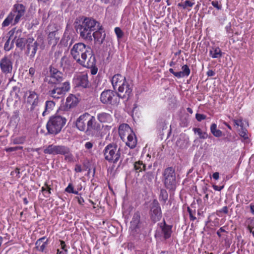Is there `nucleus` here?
I'll return each mask as SVG.
<instances>
[{"mask_svg": "<svg viewBox=\"0 0 254 254\" xmlns=\"http://www.w3.org/2000/svg\"><path fill=\"white\" fill-rule=\"evenodd\" d=\"M117 90H118L117 96L122 98H128L132 92V87L128 82L121 86Z\"/></svg>", "mask_w": 254, "mask_h": 254, "instance_id": "obj_18", "label": "nucleus"}, {"mask_svg": "<svg viewBox=\"0 0 254 254\" xmlns=\"http://www.w3.org/2000/svg\"><path fill=\"white\" fill-rule=\"evenodd\" d=\"M194 4V3L193 2H191V1H189V0H186L184 4H183V5H182V7H183V8H187L188 6L189 7H192Z\"/></svg>", "mask_w": 254, "mask_h": 254, "instance_id": "obj_50", "label": "nucleus"}, {"mask_svg": "<svg viewBox=\"0 0 254 254\" xmlns=\"http://www.w3.org/2000/svg\"><path fill=\"white\" fill-rule=\"evenodd\" d=\"M55 103L53 101H47L45 104V111H50L55 109Z\"/></svg>", "mask_w": 254, "mask_h": 254, "instance_id": "obj_35", "label": "nucleus"}, {"mask_svg": "<svg viewBox=\"0 0 254 254\" xmlns=\"http://www.w3.org/2000/svg\"><path fill=\"white\" fill-rule=\"evenodd\" d=\"M63 74L55 68L50 69V79L52 82H60L63 80Z\"/></svg>", "mask_w": 254, "mask_h": 254, "instance_id": "obj_23", "label": "nucleus"}, {"mask_svg": "<svg viewBox=\"0 0 254 254\" xmlns=\"http://www.w3.org/2000/svg\"><path fill=\"white\" fill-rule=\"evenodd\" d=\"M164 183L166 189L174 190L176 188V178L175 170L173 167L165 169L163 174Z\"/></svg>", "mask_w": 254, "mask_h": 254, "instance_id": "obj_6", "label": "nucleus"}, {"mask_svg": "<svg viewBox=\"0 0 254 254\" xmlns=\"http://www.w3.org/2000/svg\"><path fill=\"white\" fill-rule=\"evenodd\" d=\"M168 194L166 190L164 189H161L159 196V200L160 201H162L164 203H165L168 199Z\"/></svg>", "mask_w": 254, "mask_h": 254, "instance_id": "obj_34", "label": "nucleus"}, {"mask_svg": "<svg viewBox=\"0 0 254 254\" xmlns=\"http://www.w3.org/2000/svg\"><path fill=\"white\" fill-rule=\"evenodd\" d=\"M115 32L118 39H120L123 36V32L119 27H116L115 28Z\"/></svg>", "mask_w": 254, "mask_h": 254, "instance_id": "obj_45", "label": "nucleus"}, {"mask_svg": "<svg viewBox=\"0 0 254 254\" xmlns=\"http://www.w3.org/2000/svg\"><path fill=\"white\" fill-rule=\"evenodd\" d=\"M194 130L195 132L197 131L198 134L199 135L200 138H205L206 137L202 135V136H201V133H202V131H201V130L200 129V128H194Z\"/></svg>", "mask_w": 254, "mask_h": 254, "instance_id": "obj_57", "label": "nucleus"}, {"mask_svg": "<svg viewBox=\"0 0 254 254\" xmlns=\"http://www.w3.org/2000/svg\"><path fill=\"white\" fill-rule=\"evenodd\" d=\"M227 214L228 213V208L227 206L223 207L221 209L216 211V214L219 216H221V214Z\"/></svg>", "mask_w": 254, "mask_h": 254, "instance_id": "obj_40", "label": "nucleus"}, {"mask_svg": "<svg viewBox=\"0 0 254 254\" xmlns=\"http://www.w3.org/2000/svg\"><path fill=\"white\" fill-rule=\"evenodd\" d=\"M73 82L76 86L86 88L89 84L88 75L86 73H80L73 79Z\"/></svg>", "mask_w": 254, "mask_h": 254, "instance_id": "obj_15", "label": "nucleus"}, {"mask_svg": "<svg viewBox=\"0 0 254 254\" xmlns=\"http://www.w3.org/2000/svg\"><path fill=\"white\" fill-rule=\"evenodd\" d=\"M61 249H62L66 254L67 253V246L64 242L63 240H60Z\"/></svg>", "mask_w": 254, "mask_h": 254, "instance_id": "obj_48", "label": "nucleus"}, {"mask_svg": "<svg viewBox=\"0 0 254 254\" xmlns=\"http://www.w3.org/2000/svg\"><path fill=\"white\" fill-rule=\"evenodd\" d=\"M161 229V234L164 240H166L171 237L173 233L172 225H168L164 219L162 222L158 224Z\"/></svg>", "mask_w": 254, "mask_h": 254, "instance_id": "obj_14", "label": "nucleus"}, {"mask_svg": "<svg viewBox=\"0 0 254 254\" xmlns=\"http://www.w3.org/2000/svg\"><path fill=\"white\" fill-rule=\"evenodd\" d=\"M26 53L30 55V57H34L36 53L38 44L33 38H29L26 39Z\"/></svg>", "mask_w": 254, "mask_h": 254, "instance_id": "obj_19", "label": "nucleus"}, {"mask_svg": "<svg viewBox=\"0 0 254 254\" xmlns=\"http://www.w3.org/2000/svg\"><path fill=\"white\" fill-rule=\"evenodd\" d=\"M78 103L77 98L73 94H70L66 98L65 106L67 108L71 109L75 107Z\"/></svg>", "mask_w": 254, "mask_h": 254, "instance_id": "obj_24", "label": "nucleus"}, {"mask_svg": "<svg viewBox=\"0 0 254 254\" xmlns=\"http://www.w3.org/2000/svg\"><path fill=\"white\" fill-rule=\"evenodd\" d=\"M93 147V143L90 141L87 142L85 144V147L87 149H90Z\"/></svg>", "mask_w": 254, "mask_h": 254, "instance_id": "obj_56", "label": "nucleus"}, {"mask_svg": "<svg viewBox=\"0 0 254 254\" xmlns=\"http://www.w3.org/2000/svg\"><path fill=\"white\" fill-rule=\"evenodd\" d=\"M213 178L215 180H217L219 178V174L218 172H215L212 175Z\"/></svg>", "mask_w": 254, "mask_h": 254, "instance_id": "obj_63", "label": "nucleus"}, {"mask_svg": "<svg viewBox=\"0 0 254 254\" xmlns=\"http://www.w3.org/2000/svg\"><path fill=\"white\" fill-rule=\"evenodd\" d=\"M144 177L145 179L147 180L149 182H151L152 179L154 178V175L152 172H148L145 173L144 176Z\"/></svg>", "mask_w": 254, "mask_h": 254, "instance_id": "obj_44", "label": "nucleus"}, {"mask_svg": "<svg viewBox=\"0 0 254 254\" xmlns=\"http://www.w3.org/2000/svg\"><path fill=\"white\" fill-rule=\"evenodd\" d=\"M65 191L75 194H78V191L74 190V188L71 183L68 184L67 187L65 189Z\"/></svg>", "mask_w": 254, "mask_h": 254, "instance_id": "obj_38", "label": "nucleus"}, {"mask_svg": "<svg viewBox=\"0 0 254 254\" xmlns=\"http://www.w3.org/2000/svg\"><path fill=\"white\" fill-rule=\"evenodd\" d=\"M70 54L76 62L83 66L91 67L96 64L92 50L82 43L74 44L70 50Z\"/></svg>", "mask_w": 254, "mask_h": 254, "instance_id": "obj_1", "label": "nucleus"}, {"mask_svg": "<svg viewBox=\"0 0 254 254\" xmlns=\"http://www.w3.org/2000/svg\"><path fill=\"white\" fill-rule=\"evenodd\" d=\"M97 22L90 18H85L78 26L80 36L83 39L92 40V34L94 32Z\"/></svg>", "mask_w": 254, "mask_h": 254, "instance_id": "obj_3", "label": "nucleus"}, {"mask_svg": "<svg viewBox=\"0 0 254 254\" xmlns=\"http://www.w3.org/2000/svg\"><path fill=\"white\" fill-rule=\"evenodd\" d=\"M95 64L93 67H90L91 68V74L93 75L96 74L97 73V70H98L97 68L95 67Z\"/></svg>", "mask_w": 254, "mask_h": 254, "instance_id": "obj_59", "label": "nucleus"}, {"mask_svg": "<svg viewBox=\"0 0 254 254\" xmlns=\"http://www.w3.org/2000/svg\"><path fill=\"white\" fill-rule=\"evenodd\" d=\"M27 102L30 105L31 110H36V107L38 105L39 98L38 94L34 91H29L27 92Z\"/></svg>", "mask_w": 254, "mask_h": 254, "instance_id": "obj_17", "label": "nucleus"}, {"mask_svg": "<svg viewBox=\"0 0 254 254\" xmlns=\"http://www.w3.org/2000/svg\"><path fill=\"white\" fill-rule=\"evenodd\" d=\"M206 74L208 76H213L215 74V72L213 70L209 69L207 71Z\"/></svg>", "mask_w": 254, "mask_h": 254, "instance_id": "obj_60", "label": "nucleus"}, {"mask_svg": "<svg viewBox=\"0 0 254 254\" xmlns=\"http://www.w3.org/2000/svg\"><path fill=\"white\" fill-rule=\"evenodd\" d=\"M26 137L25 136H18L14 138L13 139V143L14 144H23L25 141Z\"/></svg>", "mask_w": 254, "mask_h": 254, "instance_id": "obj_37", "label": "nucleus"}, {"mask_svg": "<svg viewBox=\"0 0 254 254\" xmlns=\"http://www.w3.org/2000/svg\"><path fill=\"white\" fill-rule=\"evenodd\" d=\"M240 135L243 137L245 140L249 138L248 134V130L244 127H242L241 130L240 131Z\"/></svg>", "mask_w": 254, "mask_h": 254, "instance_id": "obj_41", "label": "nucleus"}, {"mask_svg": "<svg viewBox=\"0 0 254 254\" xmlns=\"http://www.w3.org/2000/svg\"><path fill=\"white\" fill-rule=\"evenodd\" d=\"M140 213L139 212L137 211L134 214L132 218V220L130 222L131 226L135 229L138 228V225L140 223Z\"/></svg>", "mask_w": 254, "mask_h": 254, "instance_id": "obj_30", "label": "nucleus"}, {"mask_svg": "<svg viewBox=\"0 0 254 254\" xmlns=\"http://www.w3.org/2000/svg\"><path fill=\"white\" fill-rule=\"evenodd\" d=\"M169 71L172 73L175 76L177 77V78H179V75L178 74H179V72H175L173 68H170Z\"/></svg>", "mask_w": 254, "mask_h": 254, "instance_id": "obj_61", "label": "nucleus"}, {"mask_svg": "<svg viewBox=\"0 0 254 254\" xmlns=\"http://www.w3.org/2000/svg\"><path fill=\"white\" fill-rule=\"evenodd\" d=\"M70 83L66 81L59 86L55 87L52 90L49 91V95L54 98L59 99L68 92L70 89Z\"/></svg>", "mask_w": 254, "mask_h": 254, "instance_id": "obj_8", "label": "nucleus"}, {"mask_svg": "<svg viewBox=\"0 0 254 254\" xmlns=\"http://www.w3.org/2000/svg\"><path fill=\"white\" fill-rule=\"evenodd\" d=\"M247 228L250 232L253 234L254 231V218L251 219L250 223Z\"/></svg>", "mask_w": 254, "mask_h": 254, "instance_id": "obj_46", "label": "nucleus"}, {"mask_svg": "<svg viewBox=\"0 0 254 254\" xmlns=\"http://www.w3.org/2000/svg\"><path fill=\"white\" fill-rule=\"evenodd\" d=\"M0 68L1 72L5 75L11 73L13 63L10 57L4 56L0 59Z\"/></svg>", "mask_w": 254, "mask_h": 254, "instance_id": "obj_12", "label": "nucleus"}, {"mask_svg": "<svg viewBox=\"0 0 254 254\" xmlns=\"http://www.w3.org/2000/svg\"><path fill=\"white\" fill-rule=\"evenodd\" d=\"M127 138L126 145L130 148L133 149L135 148L137 144V139L135 133L133 132H131V134L128 135Z\"/></svg>", "mask_w": 254, "mask_h": 254, "instance_id": "obj_25", "label": "nucleus"}, {"mask_svg": "<svg viewBox=\"0 0 254 254\" xmlns=\"http://www.w3.org/2000/svg\"><path fill=\"white\" fill-rule=\"evenodd\" d=\"M91 117V115L87 112L81 115L76 122V126L77 128L81 131H85L89 123L88 121H89Z\"/></svg>", "mask_w": 254, "mask_h": 254, "instance_id": "obj_16", "label": "nucleus"}, {"mask_svg": "<svg viewBox=\"0 0 254 254\" xmlns=\"http://www.w3.org/2000/svg\"><path fill=\"white\" fill-rule=\"evenodd\" d=\"M66 146L64 145L50 144L44 149V153L50 155H62L66 153Z\"/></svg>", "mask_w": 254, "mask_h": 254, "instance_id": "obj_11", "label": "nucleus"}, {"mask_svg": "<svg viewBox=\"0 0 254 254\" xmlns=\"http://www.w3.org/2000/svg\"><path fill=\"white\" fill-rule=\"evenodd\" d=\"M133 169L136 173H140L146 170V165L142 161L138 160L134 163Z\"/></svg>", "mask_w": 254, "mask_h": 254, "instance_id": "obj_29", "label": "nucleus"}, {"mask_svg": "<svg viewBox=\"0 0 254 254\" xmlns=\"http://www.w3.org/2000/svg\"><path fill=\"white\" fill-rule=\"evenodd\" d=\"M222 55V54L221 50L219 47H212L210 50L209 55L212 58H219L221 57Z\"/></svg>", "mask_w": 254, "mask_h": 254, "instance_id": "obj_28", "label": "nucleus"}, {"mask_svg": "<svg viewBox=\"0 0 254 254\" xmlns=\"http://www.w3.org/2000/svg\"><path fill=\"white\" fill-rule=\"evenodd\" d=\"M11 33L10 37H13L14 40H15V45L17 48L20 50H23L26 46V39L21 37L22 30L21 29L16 30L15 28L10 31Z\"/></svg>", "mask_w": 254, "mask_h": 254, "instance_id": "obj_10", "label": "nucleus"}, {"mask_svg": "<svg viewBox=\"0 0 254 254\" xmlns=\"http://www.w3.org/2000/svg\"><path fill=\"white\" fill-rule=\"evenodd\" d=\"M13 37H10L6 41L4 46V50L6 51H10L13 47V41L10 43V38H12Z\"/></svg>", "mask_w": 254, "mask_h": 254, "instance_id": "obj_39", "label": "nucleus"}, {"mask_svg": "<svg viewBox=\"0 0 254 254\" xmlns=\"http://www.w3.org/2000/svg\"><path fill=\"white\" fill-rule=\"evenodd\" d=\"M87 126L85 132L88 135H94L98 133L101 130V126L97 123L95 118L91 116V117Z\"/></svg>", "mask_w": 254, "mask_h": 254, "instance_id": "obj_13", "label": "nucleus"}, {"mask_svg": "<svg viewBox=\"0 0 254 254\" xmlns=\"http://www.w3.org/2000/svg\"><path fill=\"white\" fill-rule=\"evenodd\" d=\"M92 36L97 42L101 44L105 38V33L101 30H97L93 33Z\"/></svg>", "mask_w": 254, "mask_h": 254, "instance_id": "obj_27", "label": "nucleus"}, {"mask_svg": "<svg viewBox=\"0 0 254 254\" xmlns=\"http://www.w3.org/2000/svg\"><path fill=\"white\" fill-rule=\"evenodd\" d=\"M22 149H23V147L19 146H15V147L5 148L4 150L6 152H9L15 151L17 150H22Z\"/></svg>", "mask_w": 254, "mask_h": 254, "instance_id": "obj_43", "label": "nucleus"}, {"mask_svg": "<svg viewBox=\"0 0 254 254\" xmlns=\"http://www.w3.org/2000/svg\"><path fill=\"white\" fill-rule=\"evenodd\" d=\"M224 188V186H218L216 185H213V188L215 190L221 191Z\"/></svg>", "mask_w": 254, "mask_h": 254, "instance_id": "obj_58", "label": "nucleus"}, {"mask_svg": "<svg viewBox=\"0 0 254 254\" xmlns=\"http://www.w3.org/2000/svg\"><path fill=\"white\" fill-rule=\"evenodd\" d=\"M118 99L116 92L112 90H105L100 95V101L103 104L117 105Z\"/></svg>", "mask_w": 254, "mask_h": 254, "instance_id": "obj_9", "label": "nucleus"}, {"mask_svg": "<svg viewBox=\"0 0 254 254\" xmlns=\"http://www.w3.org/2000/svg\"><path fill=\"white\" fill-rule=\"evenodd\" d=\"M75 199L77 200L78 203L83 205L84 203V199L81 196V194H79V196H77L75 197Z\"/></svg>", "mask_w": 254, "mask_h": 254, "instance_id": "obj_51", "label": "nucleus"}, {"mask_svg": "<svg viewBox=\"0 0 254 254\" xmlns=\"http://www.w3.org/2000/svg\"><path fill=\"white\" fill-rule=\"evenodd\" d=\"M234 125L236 126L237 127L238 126H241L243 127V119L242 118H240L238 119H235L234 120Z\"/></svg>", "mask_w": 254, "mask_h": 254, "instance_id": "obj_47", "label": "nucleus"}, {"mask_svg": "<svg viewBox=\"0 0 254 254\" xmlns=\"http://www.w3.org/2000/svg\"><path fill=\"white\" fill-rule=\"evenodd\" d=\"M35 73V69L33 67H30L29 69V75L31 76L32 79H33L34 75Z\"/></svg>", "mask_w": 254, "mask_h": 254, "instance_id": "obj_54", "label": "nucleus"}, {"mask_svg": "<svg viewBox=\"0 0 254 254\" xmlns=\"http://www.w3.org/2000/svg\"><path fill=\"white\" fill-rule=\"evenodd\" d=\"M251 212L254 215V205L251 203L250 205Z\"/></svg>", "mask_w": 254, "mask_h": 254, "instance_id": "obj_64", "label": "nucleus"}, {"mask_svg": "<svg viewBox=\"0 0 254 254\" xmlns=\"http://www.w3.org/2000/svg\"><path fill=\"white\" fill-rule=\"evenodd\" d=\"M211 4L214 7L218 10L221 9L222 8L221 5L219 4L218 1H213L211 2Z\"/></svg>", "mask_w": 254, "mask_h": 254, "instance_id": "obj_52", "label": "nucleus"}, {"mask_svg": "<svg viewBox=\"0 0 254 254\" xmlns=\"http://www.w3.org/2000/svg\"><path fill=\"white\" fill-rule=\"evenodd\" d=\"M26 12V7L21 3H15L13 5L11 12L2 23V27L8 26L10 24H17L24 16Z\"/></svg>", "mask_w": 254, "mask_h": 254, "instance_id": "obj_2", "label": "nucleus"}, {"mask_svg": "<svg viewBox=\"0 0 254 254\" xmlns=\"http://www.w3.org/2000/svg\"><path fill=\"white\" fill-rule=\"evenodd\" d=\"M149 216L151 220L156 223L160 221L162 217L161 208L159 203L156 199L150 205Z\"/></svg>", "mask_w": 254, "mask_h": 254, "instance_id": "obj_7", "label": "nucleus"}, {"mask_svg": "<svg viewBox=\"0 0 254 254\" xmlns=\"http://www.w3.org/2000/svg\"><path fill=\"white\" fill-rule=\"evenodd\" d=\"M105 159L110 163H116L121 157V150L114 143L108 144L103 150Z\"/></svg>", "mask_w": 254, "mask_h": 254, "instance_id": "obj_5", "label": "nucleus"}, {"mask_svg": "<svg viewBox=\"0 0 254 254\" xmlns=\"http://www.w3.org/2000/svg\"><path fill=\"white\" fill-rule=\"evenodd\" d=\"M182 71H179V78L185 76H188L190 72V69L189 66L185 64L182 67Z\"/></svg>", "mask_w": 254, "mask_h": 254, "instance_id": "obj_32", "label": "nucleus"}, {"mask_svg": "<svg viewBox=\"0 0 254 254\" xmlns=\"http://www.w3.org/2000/svg\"><path fill=\"white\" fill-rule=\"evenodd\" d=\"M76 172H82V168L80 165H76L74 169Z\"/></svg>", "mask_w": 254, "mask_h": 254, "instance_id": "obj_62", "label": "nucleus"}, {"mask_svg": "<svg viewBox=\"0 0 254 254\" xmlns=\"http://www.w3.org/2000/svg\"><path fill=\"white\" fill-rule=\"evenodd\" d=\"M206 116L203 114L196 113L195 115V118L196 120L199 122H200L202 120H204L206 118Z\"/></svg>", "mask_w": 254, "mask_h": 254, "instance_id": "obj_49", "label": "nucleus"}, {"mask_svg": "<svg viewBox=\"0 0 254 254\" xmlns=\"http://www.w3.org/2000/svg\"><path fill=\"white\" fill-rule=\"evenodd\" d=\"M59 39L60 35L59 34V33L57 31L52 32L49 34V43L50 44L53 45V46L56 45Z\"/></svg>", "mask_w": 254, "mask_h": 254, "instance_id": "obj_26", "label": "nucleus"}, {"mask_svg": "<svg viewBox=\"0 0 254 254\" xmlns=\"http://www.w3.org/2000/svg\"><path fill=\"white\" fill-rule=\"evenodd\" d=\"M111 82L113 88L114 90H117L121 86L125 84L127 81L125 77L120 74H117L113 76Z\"/></svg>", "mask_w": 254, "mask_h": 254, "instance_id": "obj_20", "label": "nucleus"}, {"mask_svg": "<svg viewBox=\"0 0 254 254\" xmlns=\"http://www.w3.org/2000/svg\"><path fill=\"white\" fill-rule=\"evenodd\" d=\"M98 120L100 122H110L112 120L111 116L106 112H102L98 115Z\"/></svg>", "mask_w": 254, "mask_h": 254, "instance_id": "obj_31", "label": "nucleus"}, {"mask_svg": "<svg viewBox=\"0 0 254 254\" xmlns=\"http://www.w3.org/2000/svg\"><path fill=\"white\" fill-rule=\"evenodd\" d=\"M133 132L129 125L127 124H123L119 126V134L123 140H124L126 137H127L128 135L131 134V132Z\"/></svg>", "mask_w": 254, "mask_h": 254, "instance_id": "obj_22", "label": "nucleus"}, {"mask_svg": "<svg viewBox=\"0 0 254 254\" xmlns=\"http://www.w3.org/2000/svg\"><path fill=\"white\" fill-rule=\"evenodd\" d=\"M222 232H227L223 228V227L220 228L217 231V235L219 238L221 237V233Z\"/></svg>", "mask_w": 254, "mask_h": 254, "instance_id": "obj_55", "label": "nucleus"}, {"mask_svg": "<svg viewBox=\"0 0 254 254\" xmlns=\"http://www.w3.org/2000/svg\"><path fill=\"white\" fill-rule=\"evenodd\" d=\"M66 120L60 116L51 117L46 125V128L49 133L57 134L65 125Z\"/></svg>", "mask_w": 254, "mask_h": 254, "instance_id": "obj_4", "label": "nucleus"}, {"mask_svg": "<svg viewBox=\"0 0 254 254\" xmlns=\"http://www.w3.org/2000/svg\"><path fill=\"white\" fill-rule=\"evenodd\" d=\"M188 211L189 213L190 219V221H194L196 218L195 217V210H192L189 207H188Z\"/></svg>", "mask_w": 254, "mask_h": 254, "instance_id": "obj_42", "label": "nucleus"}, {"mask_svg": "<svg viewBox=\"0 0 254 254\" xmlns=\"http://www.w3.org/2000/svg\"><path fill=\"white\" fill-rule=\"evenodd\" d=\"M49 238L46 236L38 239L35 242V249L39 252L43 253L49 243Z\"/></svg>", "mask_w": 254, "mask_h": 254, "instance_id": "obj_21", "label": "nucleus"}, {"mask_svg": "<svg viewBox=\"0 0 254 254\" xmlns=\"http://www.w3.org/2000/svg\"><path fill=\"white\" fill-rule=\"evenodd\" d=\"M210 130L214 136L219 137L222 136V132L217 129V125L215 124H212L210 126Z\"/></svg>", "mask_w": 254, "mask_h": 254, "instance_id": "obj_33", "label": "nucleus"}, {"mask_svg": "<svg viewBox=\"0 0 254 254\" xmlns=\"http://www.w3.org/2000/svg\"><path fill=\"white\" fill-rule=\"evenodd\" d=\"M67 150H66V153L62 154L64 156V160L65 161L71 162L73 160V155L70 153V149L66 146Z\"/></svg>", "mask_w": 254, "mask_h": 254, "instance_id": "obj_36", "label": "nucleus"}, {"mask_svg": "<svg viewBox=\"0 0 254 254\" xmlns=\"http://www.w3.org/2000/svg\"><path fill=\"white\" fill-rule=\"evenodd\" d=\"M44 186L47 187L46 189V192L48 193V196H49L51 194V188L50 185L48 184V183L46 182L44 184Z\"/></svg>", "mask_w": 254, "mask_h": 254, "instance_id": "obj_53", "label": "nucleus"}]
</instances>
